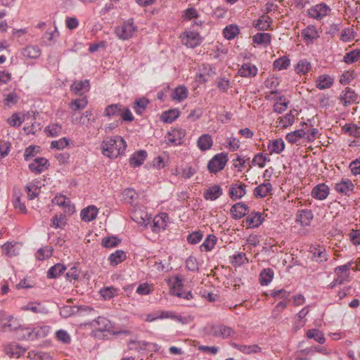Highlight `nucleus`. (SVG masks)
<instances>
[{"label":"nucleus","mask_w":360,"mask_h":360,"mask_svg":"<svg viewBox=\"0 0 360 360\" xmlns=\"http://www.w3.org/2000/svg\"><path fill=\"white\" fill-rule=\"evenodd\" d=\"M127 143L120 136L107 137L101 143L102 153L110 158H116L124 153Z\"/></svg>","instance_id":"f257e3e1"},{"label":"nucleus","mask_w":360,"mask_h":360,"mask_svg":"<svg viewBox=\"0 0 360 360\" xmlns=\"http://www.w3.org/2000/svg\"><path fill=\"white\" fill-rule=\"evenodd\" d=\"M202 25V21H195L191 27L186 30L181 35V40L184 45L188 48L193 49L199 46L202 41V38L199 34L197 30H195V26L200 27Z\"/></svg>","instance_id":"f03ea898"},{"label":"nucleus","mask_w":360,"mask_h":360,"mask_svg":"<svg viewBox=\"0 0 360 360\" xmlns=\"http://www.w3.org/2000/svg\"><path fill=\"white\" fill-rule=\"evenodd\" d=\"M22 330L24 334L20 335L19 338L34 340L46 337L50 333L51 327L48 325H41L32 328H25Z\"/></svg>","instance_id":"7ed1b4c3"},{"label":"nucleus","mask_w":360,"mask_h":360,"mask_svg":"<svg viewBox=\"0 0 360 360\" xmlns=\"http://www.w3.org/2000/svg\"><path fill=\"white\" fill-rule=\"evenodd\" d=\"M136 30L137 27L133 20L129 19L116 27L115 34L120 39L127 40L132 37Z\"/></svg>","instance_id":"20e7f679"},{"label":"nucleus","mask_w":360,"mask_h":360,"mask_svg":"<svg viewBox=\"0 0 360 360\" xmlns=\"http://www.w3.org/2000/svg\"><path fill=\"white\" fill-rule=\"evenodd\" d=\"M228 160V155L226 153H217L208 162L207 169L210 173L216 174L224 169Z\"/></svg>","instance_id":"39448f33"},{"label":"nucleus","mask_w":360,"mask_h":360,"mask_svg":"<svg viewBox=\"0 0 360 360\" xmlns=\"http://www.w3.org/2000/svg\"><path fill=\"white\" fill-rule=\"evenodd\" d=\"M185 136L184 129L179 127L172 129L165 136L166 143L169 146H179L184 142Z\"/></svg>","instance_id":"423d86ee"},{"label":"nucleus","mask_w":360,"mask_h":360,"mask_svg":"<svg viewBox=\"0 0 360 360\" xmlns=\"http://www.w3.org/2000/svg\"><path fill=\"white\" fill-rule=\"evenodd\" d=\"M208 333L212 336L223 339L230 338L235 333L233 328L223 324L212 325L208 328Z\"/></svg>","instance_id":"0eeeda50"},{"label":"nucleus","mask_w":360,"mask_h":360,"mask_svg":"<svg viewBox=\"0 0 360 360\" xmlns=\"http://www.w3.org/2000/svg\"><path fill=\"white\" fill-rule=\"evenodd\" d=\"M330 11V8L324 3L316 4L308 10L309 17L321 20L326 16Z\"/></svg>","instance_id":"6e6552de"},{"label":"nucleus","mask_w":360,"mask_h":360,"mask_svg":"<svg viewBox=\"0 0 360 360\" xmlns=\"http://www.w3.org/2000/svg\"><path fill=\"white\" fill-rule=\"evenodd\" d=\"M354 185L352 181L346 178H342L340 181L334 184V189L338 193L349 196L353 191Z\"/></svg>","instance_id":"1a4fd4ad"},{"label":"nucleus","mask_w":360,"mask_h":360,"mask_svg":"<svg viewBox=\"0 0 360 360\" xmlns=\"http://www.w3.org/2000/svg\"><path fill=\"white\" fill-rule=\"evenodd\" d=\"M309 252L312 254V259L318 263L328 261L329 255L323 246L311 245L309 247Z\"/></svg>","instance_id":"9d476101"},{"label":"nucleus","mask_w":360,"mask_h":360,"mask_svg":"<svg viewBox=\"0 0 360 360\" xmlns=\"http://www.w3.org/2000/svg\"><path fill=\"white\" fill-rule=\"evenodd\" d=\"M302 37L307 44H312L319 37V33L314 25H308L302 30Z\"/></svg>","instance_id":"9b49d317"},{"label":"nucleus","mask_w":360,"mask_h":360,"mask_svg":"<svg viewBox=\"0 0 360 360\" xmlns=\"http://www.w3.org/2000/svg\"><path fill=\"white\" fill-rule=\"evenodd\" d=\"M330 193V188L324 183L315 186L311 192V196L316 200H323L327 198Z\"/></svg>","instance_id":"f8f14e48"},{"label":"nucleus","mask_w":360,"mask_h":360,"mask_svg":"<svg viewBox=\"0 0 360 360\" xmlns=\"http://www.w3.org/2000/svg\"><path fill=\"white\" fill-rule=\"evenodd\" d=\"M4 350L11 358L18 359L24 355L26 349L18 344L10 343L4 346Z\"/></svg>","instance_id":"ddd939ff"},{"label":"nucleus","mask_w":360,"mask_h":360,"mask_svg":"<svg viewBox=\"0 0 360 360\" xmlns=\"http://www.w3.org/2000/svg\"><path fill=\"white\" fill-rule=\"evenodd\" d=\"M91 325L101 332H111L112 328L110 321L104 316H98L91 322Z\"/></svg>","instance_id":"4468645a"},{"label":"nucleus","mask_w":360,"mask_h":360,"mask_svg":"<svg viewBox=\"0 0 360 360\" xmlns=\"http://www.w3.org/2000/svg\"><path fill=\"white\" fill-rule=\"evenodd\" d=\"M167 219L168 215L166 213L155 216L151 225L153 232L159 233L165 230L167 224Z\"/></svg>","instance_id":"2eb2a0df"},{"label":"nucleus","mask_w":360,"mask_h":360,"mask_svg":"<svg viewBox=\"0 0 360 360\" xmlns=\"http://www.w3.org/2000/svg\"><path fill=\"white\" fill-rule=\"evenodd\" d=\"M314 218V214L311 210L308 209H303L298 210L296 214V221L299 222L302 226H308Z\"/></svg>","instance_id":"dca6fc26"},{"label":"nucleus","mask_w":360,"mask_h":360,"mask_svg":"<svg viewBox=\"0 0 360 360\" xmlns=\"http://www.w3.org/2000/svg\"><path fill=\"white\" fill-rule=\"evenodd\" d=\"M52 203L65 208V212H68L69 213H72L75 211V206L71 203L70 199L67 198L63 195H56L53 198Z\"/></svg>","instance_id":"f3484780"},{"label":"nucleus","mask_w":360,"mask_h":360,"mask_svg":"<svg viewBox=\"0 0 360 360\" xmlns=\"http://www.w3.org/2000/svg\"><path fill=\"white\" fill-rule=\"evenodd\" d=\"M263 221L264 217L259 212H254L249 214L245 219L247 226L250 229L258 228Z\"/></svg>","instance_id":"a211bd4d"},{"label":"nucleus","mask_w":360,"mask_h":360,"mask_svg":"<svg viewBox=\"0 0 360 360\" xmlns=\"http://www.w3.org/2000/svg\"><path fill=\"white\" fill-rule=\"evenodd\" d=\"M98 210L94 205H89L82 209L80 212V217L85 222H90L94 220L98 215Z\"/></svg>","instance_id":"6ab92c4d"},{"label":"nucleus","mask_w":360,"mask_h":360,"mask_svg":"<svg viewBox=\"0 0 360 360\" xmlns=\"http://www.w3.org/2000/svg\"><path fill=\"white\" fill-rule=\"evenodd\" d=\"M90 89V83L88 79L75 81L70 86V90L77 95L88 92Z\"/></svg>","instance_id":"aec40b11"},{"label":"nucleus","mask_w":360,"mask_h":360,"mask_svg":"<svg viewBox=\"0 0 360 360\" xmlns=\"http://www.w3.org/2000/svg\"><path fill=\"white\" fill-rule=\"evenodd\" d=\"M248 212V207L243 202L234 204L231 208V214L234 219L243 218Z\"/></svg>","instance_id":"412c9836"},{"label":"nucleus","mask_w":360,"mask_h":360,"mask_svg":"<svg viewBox=\"0 0 360 360\" xmlns=\"http://www.w3.org/2000/svg\"><path fill=\"white\" fill-rule=\"evenodd\" d=\"M22 55L27 59H37L41 54V50L37 45H29L22 50Z\"/></svg>","instance_id":"4be33fe9"},{"label":"nucleus","mask_w":360,"mask_h":360,"mask_svg":"<svg viewBox=\"0 0 360 360\" xmlns=\"http://www.w3.org/2000/svg\"><path fill=\"white\" fill-rule=\"evenodd\" d=\"M22 311H30L34 314H46V308L38 302H30L21 307Z\"/></svg>","instance_id":"5701e85b"},{"label":"nucleus","mask_w":360,"mask_h":360,"mask_svg":"<svg viewBox=\"0 0 360 360\" xmlns=\"http://www.w3.org/2000/svg\"><path fill=\"white\" fill-rule=\"evenodd\" d=\"M257 70L255 65L247 63L239 68L238 74L243 77H253L257 74Z\"/></svg>","instance_id":"b1692460"},{"label":"nucleus","mask_w":360,"mask_h":360,"mask_svg":"<svg viewBox=\"0 0 360 360\" xmlns=\"http://www.w3.org/2000/svg\"><path fill=\"white\" fill-rule=\"evenodd\" d=\"M49 164L47 159L44 158H37L29 165L30 169L36 174L41 173Z\"/></svg>","instance_id":"393cba45"},{"label":"nucleus","mask_w":360,"mask_h":360,"mask_svg":"<svg viewBox=\"0 0 360 360\" xmlns=\"http://www.w3.org/2000/svg\"><path fill=\"white\" fill-rule=\"evenodd\" d=\"M246 193L245 186L241 184H232L229 188V196L232 200L240 199Z\"/></svg>","instance_id":"a878e982"},{"label":"nucleus","mask_w":360,"mask_h":360,"mask_svg":"<svg viewBox=\"0 0 360 360\" xmlns=\"http://www.w3.org/2000/svg\"><path fill=\"white\" fill-rule=\"evenodd\" d=\"M267 149L269 153L281 154L285 149V143L282 139L269 141L267 144Z\"/></svg>","instance_id":"bb28decb"},{"label":"nucleus","mask_w":360,"mask_h":360,"mask_svg":"<svg viewBox=\"0 0 360 360\" xmlns=\"http://www.w3.org/2000/svg\"><path fill=\"white\" fill-rule=\"evenodd\" d=\"M356 94L354 91L350 89L349 87H347L340 94V100L341 103L347 106L348 105L352 104L355 102L356 100Z\"/></svg>","instance_id":"cd10ccee"},{"label":"nucleus","mask_w":360,"mask_h":360,"mask_svg":"<svg viewBox=\"0 0 360 360\" xmlns=\"http://www.w3.org/2000/svg\"><path fill=\"white\" fill-rule=\"evenodd\" d=\"M149 345V342L144 340H137L136 339H131L127 343V348L129 350L131 351H134L136 352H141L146 351Z\"/></svg>","instance_id":"c85d7f7f"},{"label":"nucleus","mask_w":360,"mask_h":360,"mask_svg":"<svg viewBox=\"0 0 360 360\" xmlns=\"http://www.w3.org/2000/svg\"><path fill=\"white\" fill-rule=\"evenodd\" d=\"M223 193L222 188L219 185L210 186L204 193V198L207 200L214 201L219 198Z\"/></svg>","instance_id":"c756f323"},{"label":"nucleus","mask_w":360,"mask_h":360,"mask_svg":"<svg viewBox=\"0 0 360 360\" xmlns=\"http://www.w3.org/2000/svg\"><path fill=\"white\" fill-rule=\"evenodd\" d=\"M138 196L139 195L136 191L131 188H126L122 193V200L131 206L136 205Z\"/></svg>","instance_id":"7c9ffc66"},{"label":"nucleus","mask_w":360,"mask_h":360,"mask_svg":"<svg viewBox=\"0 0 360 360\" xmlns=\"http://www.w3.org/2000/svg\"><path fill=\"white\" fill-rule=\"evenodd\" d=\"M231 345L241 352L243 354H255L258 353L261 351V347H259L257 345H239L236 342H232Z\"/></svg>","instance_id":"2f4dec72"},{"label":"nucleus","mask_w":360,"mask_h":360,"mask_svg":"<svg viewBox=\"0 0 360 360\" xmlns=\"http://www.w3.org/2000/svg\"><path fill=\"white\" fill-rule=\"evenodd\" d=\"M212 145V137L209 134L201 135L197 141V146L201 151H206L210 149Z\"/></svg>","instance_id":"473e14b6"},{"label":"nucleus","mask_w":360,"mask_h":360,"mask_svg":"<svg viewBox=\"0 0 360 360\" xmlns=\"http://www.w3.org/2000/svg\"><path fill=\"white\" fill-rule=\"evenodd\" d=\"M147 158V153L146 150H140L134 153L129 159L130 165L134 167L141 166Z\"/></svg>","instance_id":"72a5a7b5"},{"label":"nucleus","mask_w":360,"mask_h":360,"mask_svg":"<svg viewBox=\"0 0 360 360\" xmlns=\"http://www.w3.org/2000/svg\"><path fill=\"white\" fill-rule=\"evenodd\" d=\"M272 185L269 182L261 184L254 189V195L257 198H264L271 191Z\"/></svg>","instance_id":"f704fd0d"},{"label":"nucleus","mask_w":360,"mask_h":360,"mask_svg":"<svg viewBox=\"0 0 360 360\" xmlns=\"http://www.w3.org/2000/svg\"><path fill=\"white\" fill-rule=\"evenodd\" d=\"M275 101L276 103L273 106L275 112L281 114L287 110L290 101L284 96L276 97Z\"/></svg>","instance_id":"c9c22d12"},{"label":"nucleus","mask_w":360,"mask_h":360,"mask_svg":"<svg viewBox=\"0 0 360 360\" xmlns=\"http://www.w3.org/2000/svg\"><path fill=\"white\" fill-rule=\"evenodd\" d=\"M159 317L160 319H170L175 321L180 322L183 324L187 323L186 318L181 316V315L176 314L173 311H159Z\"/></svg>","instance_id":"e433bc0d"},{"label":"nucleus","mask_w":360,"mask_h":360,"mask_svg":"<svg viewBox=\"0 0 360 360\" xmlns=\"http://www.w3.org/2000/svg\"><path fill=\"white\" fill-rule=\"evenodd\" d=\"M334 82L333 78L328 75H320L316 81V87L319 89H326L330 88Z\"/></svg>","instance_id":"4c0bfd02"},{"label":"nucleus","mask_w":360,"mask_h":360,"mask_svg":"<svg viewBox=\"0 0 360 360\" xmlns=\"http://www.w3.org/2000/svg\"><path fill=\"white\" fill-rule=\"evenodd\" d=\"M306 337L309 339H313L316 342L323 345L326 342V338L322 331L316 328L309 329L306 333Z\"/></svg>","instance_id":"58836bf2"},{"label":"nucleus","mask_w":360,"mask_h":360,"mask_svg":"<svg viewBox=\"0 0 360 360\" xmlns=\"http://www.w3.org/2000/svg\"><path fill=\"white\" fill-rule=\"evenodd\" d=\"M307 133L304 129H297L288 133L285 136L286 141L291 143H297L302 138H304Z\"/></svg>","instance_id":"ea45409f"},{"label":"nucleus","mask_w":360,"mask_h":360,"mask_svg":"<svg viewBox=\"0 0 360 360\" xmlns=\"http://www.w3.org/2000/svg\"><path fill=\"white\" fill-rule=\"evenodd\" d=\"M217 237L213 234L208 235L202 243L200 246V249L202 252H210L215 246L217 243Z\"/></svg>","instance_id":"a19ab883"},{"label":"nucleus","mask_w":360,"mask_h":360,"mask_svg":"<svg viewBox=\"0 0 360 360\" xmlns=\"http://www.w3.org/2000/svg\"><path fill=\"white\" fill-rule=\"evenodd\" d=\"M271 34L266 32H259L252 37L254 44L257 45H264L266 46L271 43Z\"/></svg>","instance_id":"79ce46f5"},{"label":"nucleus","mask_w":360,"mask_h":360,"mask_svg":"<svg viewBox=\"0 0 360 360\" xmlns=\"http://www.w3.org/2000/svg\"><path fill=\"white\" fill-rule=\"evenodd\" d=\"M122 110V105L120 103L111 104L108 105L104 111V116L108 117H118Z\"/></svg>","instance_id":"37998d69"},{"label":"nucleus","mask_w":360,"mask_h":360,"mask_svg":"<svg viewBox=\"0 0 360 360\" xmlns=\"http://www.w3.org/2000/svg\"><path fill=\"white\" fill-rule=\"evenodd\" d=\"M274 270L271 268L263 269L259 274V281L262 285H268L273 280Z\"/></svg>","instance_id":"c03bdc74"},{"label":"nucleus","mask_w":360,"mask_h":360,"mask_svg":"<svg viewBox=\"0 0 360 360\" xmlns=\"http://www.w3.org/2000/svg\"><path fill=\"white\" fill-rule=\"evenodd\" d=\"M272 20L268 15H262L254 24V26L258 30L265 31L269 29Z\"/></svg>","instance_id":"a18cd8bd"},{"label":"nucleus","mask_w":360,"mask_h":360,"mask_svg":"<svg viewBox=\"0 0 360 360\" xmlns=\"http://www.w3.org/2000/svg\"><path fill=\"white\" fill-rule=\"evenodd\" d=\"M360 60V49H353L346 53L343 57L342 61L346 64L350 65Z\"/></svg>","instance_id":"49530a36"},{"label":"nucleus","mask_w":360,"mask_h":360,"mask_svg":"<svg viewBox=\"0 0 360 360\" xmlns=\"http://www.w3.org/2000/svg\"><path fill=\"white\" fill-rule=\"evenodd\" d=\"M126 258V253L122 250H117L111 253L108 257V260L111 265L116 266L123 262Z\"/></svg>","instance_id":"de8ad7c7"},{"label":"nucleus","mask_w":360,"mask_h":360,"mask_svg":"<svg viewBox=\"0 0 360 360\" xmlns=\"http://www.w3.org/2000/svg\"><path fill=\"white\" fill-rule=\"evenodd\" d=\"M66 267L65 265L58 263L52 266L47 271V277L49 278H56L60 276L65 271Z\"/></svg>","instance_id":"09e8293b"},{"label":"nucleus","mask_w":360,"mask_h":360,"mask_svg":"<svg viewBox=\"0 0 360 360\" xmlns=\"http://www.w3.org/2000/svg\"><path fill=\"white\" fill-rule=\"evenodd\" d=\"M99 292L105 300H110L117 296L118 289L113 286H108L101 288Z\"/></svg>","instance_id":"8fccbe9b"},{"label":"nucleus","mask_w":360,"mask_h":360,"mask_svg":"<svg viewBox=\"0 0 360 360\" xmlns=\"http://www.w3.org/2000/svg\"><path fill=\"white\" fill-rule=\"evenodd\" d=\"M88 104V100L86 96H82L81 98L72 100L70 104V108L73 111H77L84 109Z\"/></svg>","instance_id":"3c124183"},{"label":"nucleus","mask_w":360,"mask_h":360,"mask_svg":"<svg viewBox=\"0 0 360 360\" xmlns=\"http://www.w3.org/2000/svg\"><path fill=\"white\" fill-rule=\"evenodd\" d=\"M302 354L306 355H314L315 353H321L325 355L329 354L328 350L325 347L319 345H315L309 347H307L300 351Z\"/></svg>","instance_id":"603ef678"},{"label":"nucleus","mask_w":360,"mask_h":360,"mask_svg":"<svg viewBox=\"0 0 360 360\" xmlns=\"http://www.w3.org/2000/svg\"><path fill=\"white\" fill-rule=\"evenodd\" d=\"M149 101L145 97H142L134 101L133 108L137 115H142Z\"/></svg>","instance_id":"864d4df0"},{"label":"nucleus","mask_w":360,"mask_h":360,"mask_svg":"<svg viewBox=\"0 0 360 360\" xmlns=\"http://www.w3.org/2000/svg\"><path fill=\"white\" fill-rule=\"evenodd\" d=\"M188 96V89L185 86H179L174 89L172 94L174 100L181 101Z\"/></svg>","instance_id":"5fc2aeb1"},{"label":"nucleus","mask_w":360,"mask_h":360,"mask_svg":"<svg viewBox=\"0 0 360 360\" xmlns=\"http://www.w3.org/2000/svg\"><path fill=\"white\" fill-rule=\"evenodd\" d=\"M239 32L240 30L237 25H229L224 29L223 34L226 39L231 40L234 39Z\"/></svg>","instance_id":"6e6d98bb"},{"label":"nucleus","mask_w":360,"mask_h":360,"mask_svg":"<svg viewBox=\"0 0 360 360\" xmlns=\"http://www.w3.org/2000/svg\"><path fill=\"white\" fill-rule=\"evenodd\" d=\"M290 65V60L287 56L281 57L273 63L274 69L278 71L287 69Z\"/></svg>","instance_id":"4d7b16f0"},{"label":"nucleus","mask_w":360,"mask_h":360,"mask_svg":"<svg viewBox=\"0 0 360 360\" xmlns=\"http://www.w3.org/2000/svg\"><path fill=\"white\" fill-rule=\"evenodd\" d=\"M295 122V117L292 111H290L284 116L280 117L278 119V122L282 128H287L291 126Z\"/></svg>","instance_id":"13d9d810"},{"label":"nucleus","mask_w":360,"mask_h":360,"mask_svg":"<svg viewBox=\"0 0 360 360\" xmlns=\"http://www.w3.org/2000/svg\"><path fill=\"white\" fill-rule=\"evenodd\" d=\"M179 115V111L176 109L165 111L161 116V120L165 123H172Z\"/></svg>","instance_id":"bf43d9fd"},{"label":"nucleus","mask_w":360,"mask_h":360,"mask_svg":"<svg viewBox=\"0 0 360 360\" xmlns=\"http://www.w3.org/2000/svg\"><path fill=\"white\" fill-rule=\"evenodd\" d=\"M53 253V248L46 245L39 248L37 252L36 257L38 260H44L49 258Z\"/></svg>","instance_id":"052dcab7"},{"label":"nucleus","mask_w":360,"mask_h":360,"mask_svg":"<svg viewBox=\"0 0 360 360\" xmlns=\"http://www.w3.org/2000/svg\"><path fill=\"white\" fill-rule=\"evenodd\" d=\"M311 63L308 60L304 59L300 60L297 63L295 68V70L297 74L304 75L307 73L311 69Z\"/></svg>","instance_id":"680f3d73"},{"label":"nucleus","mask_w":360,"mask_h":360,"mask_svg":"<svg viewBox=\"0 0 360 360\" xmlns=\"http://www.w3.org/2000/svg\"><path fill=\"white\" fill-rule=\"evenodd\" d=\"M56 338L63 344L68 345L71 342V337L67 330L60 329L56 332Z\"/></svg>","instance_id":"e2e57ef3"},{"label":"nucleus","mask_w":360,"mask_h":360,"mask_svg":"<svg viewBox=\"0 0 360 360\" xmlns=\"http://www.w3.org/2000/svg\"><path fill=\"white\" fill-rule=\"evenodd\" d=\"M52 226L54 229H63L66 224V217L65 214H60L53 216L52 220Z\"/></svg>","instance_id":"0e129e2a"},{"label":"nucleus","mask_w":360,"mask_h":360,"mask_svg":"<svg viewBox=\"0 0 360 360\" xmlns=\"http://www.w3.org/2000/svg\"><path fill=\"white\" fill-rule=\"evenodd\" d=\"M355 37V32L352 27H346L345 28L340 36V40L345 42H350Z\"/></svg>","instance_id":"69168bd1"},{"label":"nucleus","mask_w":360,"mask_h":360,"mask_svg":"<svg viewBox=\"0 0 360 360\" xmlns=\"http://www.w3.org/2000/svg\"><path fill=\"white\" fill-rule=\"evenodd\" d=\"M120 239L116 236L105 237L102 239L101 244L105 248H114L119 245Z\"/></svg>","instance_id":"338daca9"},{"label":"nucleus","mask_w":360,"mask_h":360,"mask_svg":"<svg viewBox=\"0 0 360 360\" xmlns=\"http://www.w3.org/2000/svg\"><path fill=\"white\" fill-rule=\"evenodd\" d=\"M62 130V127L58 124H52L47 126L45 129L47 135L51 137L59 136Z\"/></svg>","instance_id":"774afa93"}]
</instances>
